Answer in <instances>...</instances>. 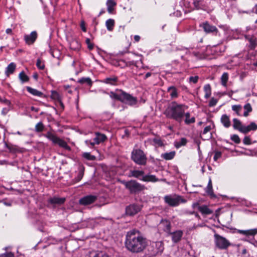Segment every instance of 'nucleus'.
Returning <instances> with one entry per match:
<instances>
[{"label":"nucleus","instance_id":"37998d69","mask_svg":"<svg viewBox=\"0 0 257 257\" xmlns=\"http://www.w3.org/2000/svg\"><path fill=\"white\" fill-rule=\"evenodd\" d=\"M44 125L42 122H39L35 125V131L37 133L42 132L44 130Z\"/></svg>","mask_w":257,"mask_h":257},{"label":"nucleus","instance_id":"4be33fe9","mask_svg":"<svg viewBox=\"0 0 257 257\" xmlns=\"http://www.w3.org/2000/svg\"><path fill=\"white\" fill-rule=\"evenodd\" d=\"M95 137L94 138V141H95V143L97 145H99L101 143H103L107 140V138L105 135L101 134L99 132L95 133Z\"/></svg>","mask_w":257,"mask_h":257},{"label":"nucleus","instance_id":"ddd939ff","mask_svg":"<svg viewBox=\"0 0 257 257\" xmlns=\"http://www.w3.org/2000/svg\"><path fill=\"white\" fill-rule=\"evenodd\" d=\"M193 5L197 10L205 11L207 9V0H193Z\"/></svg>","mask_w":257,"mask_h":257},{"label":"nucleus","instance_id":"4d7b16f0","mask_svg":"<svg viewBox=\"0 0 257 257\" xmlns=\"http://www.w3.org/2000/svg\"><path fill=\"white\" fill-rule=\"evenodd\" d=\"M0 257H15V255L13 252H8L1 254Z\"/></svg>","mask_w":257,"mask_h":257},{"label":"nucleus","instance_id":"338daca9","mask_svg":"<svg viewBox=\"0 0 257 257\" xmlns=\"http://www.w3.org/2000/svg\"><path fill=\"white\" fill-rule=\"evenodd\" d=\"M6 33L7 34L12 35V34H13L12 30L10 28H8V29H6Z\"/></svg>","mask_w":257,"mask_h":257},{"label":"nucleus","instance_id":"0e129e2a","mask_svg":"<svg viewBox=\"0 0 257 257\" xmlns=\"http://www.w3.org/2000/svg\"><path fill=\"white\" fill-rule=\"evenodd\" d=\"M230 124V122L229 120V118L227 116H226V127L229 126Z\"/></svg>","mask_w":257,"mask_h":257},{"label":"nucleus","instance_id":"72a5a7b5","mask_svg":"<svg viewBox=\"0 0 257 257\" xmlns=\"http://www.w3.org/2000/svg\"><path fill=\"white\" fill-rule=\"evenodd\" d=\"M187 142L188 141L185 138H181L180 141L174 142V146L176 149H179L182 146H186Z\"/></svg>","mask_w":257,"mask_h":257},{"label":"nucleus","instance_id":"c9c22d12","mask_svg":"<svg viewBox=\"0 0 257 257\" xmlns=\"http://www.w3.org/2000/svg\"><path fill=\"white\" fill-rule=\"evenodd\" d=\"M78 82L81 84H85L90 87H91L93 84L92 80L89 77H82L78 80Z\"/></svg>","mask_w":257,"mask_h":257},{"label":"nucleus","instance_id":"f3484780","mask_svg":"<svg viewBox=\"0 0 257 257\" xmlns=\"http://www.w3.org/2000/svg\"><path fill=\"white\" fill-rule=\"evenodd\" d=\"M47 201L49 204L52 205L54 207L57 205H60L64 204L65 201V198L57 197H50L48 199Z\"/></svg>","mask_w":257,"mask_h":257},{"label":"nucleus","instance_id":"6ab92c4d","mask_svg":"<svg viewBox=\"0 0 257 257\" xmlns=\"http://www.w3.org/2000/svg\"><path fill=\"white\" fill-rule=\"evenodd\" d=\"M216 246L219 248H225V238L218 234H214Z\"/></svg>","mask_w":257,"mask_h":257},{"label":"nucleus","instance_id":"2f4dec72","mask_svg":"<svg viewBox=\"0 0 257 257\" xmlns=\"http://www.w3.org/2000/svg\"><path fill=\"white\" fill-rule=\"evenodd\" d=\"M176 155L175 151H171L169 153H165L164 154H162L161 157L162 158L165 159V160H171L175 157Z\"/></svg>","mask_w":257,"mask_h":257},{"label":"nucleus","instance_id":"052dcab7","mask_svg":"<svg viewBox=\"0 0 257 257\" xmlns=\"http://www.w3.org/2000/svg\"><path fill=\"white\" fill-rule=\"evenodd\" d=\"M221 82L222 85L225 86V72L222 74L221 77Z\"/></svg>","mask_w":257,"mask_h":257},{"label":"nucleus","instance_id":"1a4fd4ad","mask_svg":"<svg viewBox=\"0 0 257 257\" xmlns=\"http://www.w3.org/2000/svg\"><path fill=\"white\" fill-rule=\"evenodd\" d=\"M142 209V206L138 203H133L126 206L125 214L133 216L139 213Z\"/></svg>","mask_w":257,"mask_h":257},{"label":"nucleus","instance_id":"8fccbe9b","mask_svg":"<svg viewBox=\"0 0 257 257\" xmlns=\"http://www.w3.org/2000/svg\"><path fill=\"white\" fill-rule=\"evenodd\" d=\"M85 43L87 45V48L89 50H92L94 48V44L91 42L89 38H86Z\"/></svg>","mask_w":257,"mask_h":257},{"label":"nucleus","instance_id":"423d86ee","mask_svg":"<svg viewBox=\"0 0 257 257\" xmlns=\"http://www.w3.org/2000/svg\"><path fill=\"white\" fill-rule=\"evenodd\" d=\"M131 158L132 160L138 165L145 166L147 164V156L140 149H134L131 153Z\"/></svg>","mask_w":257,"mask_h":257},{"label":"nucleus","instance_id":"2eb2a0df","mask_svg":"<svg viewBox=\"0 0 257 257\" xmlns=\"http://www.w3.org/2000/svg\"><path fill=\"white\" fill-rule=\"evenodd\" d=\"M206 33H217V29L216 27L210 25L208 22L202 23L200 25Z\"/></svg>","mask_w":257,"mask_h":257},{"label":"nucleus","instance_id":"473e14b6","mask_svg":"<svg viewBox=\"0 0 257 257\" xmlns=\"http://www.w3.org/2000/svg\"><path fill=\"white\" fill-rule=\"evenodd\" d=\"M257 130V124L255 122H252L248 126H245L242 130L243 134H246L250 131H255Z\"/></svg>","mask_w":257,"mask_h":257},{"label":"nucleus","instance_id":"f03ea898","mask_svg":"<svg viewBox=\"0 0 257 257\" xmlns=\"http://www.w3.org/2000/svg\"><path fill=\"white\" fill-rule=\"evenodd\" d=\"M188 106L184 104L172 101L164 111V114L168 118L173 119L181 123L183 121V115Z\"/></svg>","mask_w":257,"mask_h":257},{"label":"nucleus","instance_id":"e433bc0d","mask_svg":"<svg viewBox=\"0 0 257 257\" xmlns=\"http://www.w3.org/2000/svg\"><path fill=\"white\" fill-rule=\"evenodd\" d=\"M206 192L211 197L215 196V195L213 193V190L212 187V184L211 179L210 178L208 183V185L207 187L206 188Z\"/></svg>","mask_w":257,"mask_h":257},{"label":"nucleus","instance_id":"a878e982","mask_svg":"<svg viewBox=\"0 0 257 257\" xmlns=\"http://www.w3.org/2000/svg\"><path fill=\"white\" fill-rule=\"evenodd\" d=\"M185 118L184 122L186 124L189 125L195 122V118L194 116L190 117V113L189 112H185L183 115V119Z\"/></svg>","mask_w":257,"mask_h":257},{"label":"nucleus","instance_id":"3c124183","mask_svg":"<svg viewBox=\"0 0 257 257\" xmlns=\"http://www.w3.org/2000/svg\"><path fill=\"white\" fill-rule=\"evenodd\" d=\"M231 140L236 144H239L240 143V139L237 135H232L231 137Z\"/></svg>","mask_w":257,"mask_h":257},{"label":"nucleus","instance_id":"412c9836","mask_svg":"<svg viewBox=\"0 0 257 257\" xmlns=\"http://www.w3.org/2000/svg\"><path fill=\"white\" fill-rule=\"evenodd\" d=\"M26 90L28 92H29L32 95L38 96L40 97H43V98H46L47 96L46 95H45L42 92L36 89L33 88L30 86H27L26 87Z\"/></svg>","mask_w":257,"mask_h":257},{"label":"nucleus","instance_id":"7ed1b4c3","mask_svg":"<svg viewBox=\"0 0 257 257\" xmlns=\"http://www.w3.org/2000/svg\"><path fill=\"white\" fill-rule=\"evenodd\" d=\"M109 94L111 99L130 106L136 105L138 103V99L136 97L133 96L121 89H116L115 91H111Z\"/></svg>","mask_w":257,"mask_h":257},{"label":"nucleus","instance_id":"58836bf2","mask_svg":"<svg viewBox=\"0 0 257 257\" xmlns=\"http://www.w3.org/2000/svg\"><path fill=\"white\" fill-rule=\"evenodd\" d=\"M203 90L205 92L204 97L208 99L211 94V88L210 84H207L204 86Z\"/></svg>","mask_w":257,"mask_h":257},{"label":"nucleus","instance_id":"7c9ffc66","mask_svg":"<svg viewBox=\"0 0 257 257\" xmlns=\"http://www.w3.org/2000/svg\"><path fill=\"white\" fill-rule=\"evenodd\" d=\"M161 224L163 225V230L169 234L171 232V222L168 220H164L162 221Z\"/></svg>","mask_w":257,"mask_h":257},{"label":"nucleus","instance_id":"4468645a","mask_svg":"<svg viewBox=\"0 0 257 257\" xmlns=\"http://www.w3.org/2000/svg\"><path fill=\"white\" fill-rule=\"evenodd\" d=\"M197 206L198 210L204 216H206L211 214L213 213V211L211 210L210 208H209V207L207 205H199L197 203H194L193 204V208H194L195 206Z\"/></svg>","mask_w":257,"mask_h":257},{"label":"nucleus","instance_id":"6e6552de","mask_svg":"<svg viewBox=\"0 0 257 257\" xmlns=\"http://www.w3.org/2000/svg\"><path fill=\"white\" fill-rule=\"evenodd\" d=\"M164 199L165 202L170 206L172 207L178 206L180 202H186V200L182 198L181 196L179 195L174 198L172 197L171 195H166Z\"/></svg>","mask_w":257,"mask_h":257},{"label":"nucleus","instance_id":"f8f14e48","mask_svg":"<svg viewBox=\"0 0 257 257\" xmlns=\"http://www.w3.org/2000/svg\"><path fill=\"white\" fill-rule=\"evenodd\" d=\"M96 199L97 197L95 195H87L79 200V204L83 205H89L94 202Z\"/></svg>","mask_w":257,"mask_h":257},{"label":"nucleus","instance_id":"20e7f679","mask_svg":"<svg viewBox=\"0 0 257 257\" xmlns=\"http://www.w3.org/2000/svg\"><path fill=\"white\" fill-rule=\"evenodd\" d=\"M121 183L124 186L125 189L128 190L131 194H138L146 189L144 185L141 184L136 180L127 181L123 180L121 181Z\"/></svg>","mask_w":257,"mask_h":257},{"label":"nucleus","instance_id":"a211bd4d","mask_svg":"<svg viewBox=\"0 0 257 257\" xmlns=\"http://www.w3.org/2000/svg\"><path fill=\"white\" fill-rule=\"evenodd\" d=\"M183 232L182 230H178L174 232H171L169 235H171L172 240L174 243L180 241L182 237Z\"/></svg>","mask_w":257,"mask_h":257},{"label":"nucleus","instance_id":"4c0bfd02","mask_svg":"<svg viewBox=\"0 0 257 257\" xmlns=\"http://www.w3.org/2000/svg\"><path fill=\"white\" fill-rule=\"evenodd\" d=\"M238 232L242 234L247 236L254 235L257 233V229L255 228L246 230H239Z\"/></svg>","mask_w":257,"mask_h":257},{"label":"nucleus","instance_id":"e2e57ef3","mask_svg":"<svg viewBox=\"0 0 257 257\" xmlns=\"http://www.w3.org/2000/svg\"><path fill=\"white\" fill-rule=\"evenodd\" d=\"M141 37L139 35H135L134 36V40L135 42H138L140 41Z\"/></svg>","mask_w":257,"mask_h":257},{"label":"nucleus","instance_id":"f704fd0d","mask_svg":"<svg viewBox=\"0 0 257 257\" xmlns=\"http://www.w3.org/2000/svg\"><path fill=\"white\" fill-rule=\"evenodd\" d=\"M5 147L9 149L10 152L12 153H16L20 151L19 148L18 146L16 145H12L11 144H8L7 143H5Z\"/></svg>","mask_w":257,"mask_h":257},{"label":"nucleus","instance_id":"5701e85b","mask_svg":"<svg viewBox=\"0 0 257 257\" xmlns=\"http://www.w3.org/2000/svg\"><path fill=\"white\" fill-rule=\"evenodd\" d=\"M145 172L142 170H131L130 171L128 177H133L134 178H137L140 180L142 181V178L144 176Z\"/></svg>","mask_w":257,"mask_h":257},{"label":"nucleus","instance_id":"a19ab883","mask_svg":"<svg viewBox=\"0 0 257 257\" xmlns=\"http://www.w3.org/2000/svg\"><path fill=\"white\" fill-rule=\"evenodd\" d=\"M249 42V47L251 49H253L256 46V40L253 36H248L246 37Z\"/></svg>","mask_w":257,"mask_h":257},{"label":"nucleus","instance_id":"49530a36","mask_svg":"<svg viewBox=\"0 0 257 257\" xmlns=\"http://www.w3.org/2000/svg\"><path fill=\"white\" fill-rule=\"evenodd\" d=\"M84 167H82L80 170L76 178V182L80 181L83 178L84 175Z\"/></svg>","mask_w":257,"mask_h":257},{"label":"nucleus","instance_id":"09e8293b","mask_svg":"<svg viewBox=\"0 0 257 257\" xmlns=\"http://www.w3.org/2000/svg\"><path fill=\"white\" fill-rule=\"evenodd\" d=\"M36 66L40 70H43L45 68V65L40 59L37 60Z\"/></svg>","mask_w":257,"mask_h":257},{"label":"nucleus","instance_id":"9b49d317","mask_svg":"<svg viewBox=\"0 0 257 257\" xmlns=\"http://www.w3.org/2000/svg\"><path fill=\"white\" fill-rule=\"evenodd\" d=\"M38 38V34L36 31H32L29 35H25L24 41L28 45H33Z\"/></svg>","mask_w":257,"mask_h":257},{"label":"nucleus","instance_id":"864d4df0","mask_svg":"<svg viewBox=\"0 0 257 257\" xmlns=\"http://www.w3.org/2000/svg\"><path fill=\"white\" fill-rule=\"evenodd\" d=\"M199 79V77L198 76H191L189 77V81L190 82H192L194 84L196 83Z\"/></svg>","mask_w":257,"mask_h":257},{"label":"nucleus","instance_id":"0eeeda50","mask_svg":"<svg viewBox=\"0 0 257 257\" xmlns=\"http://www.w3.org/2000/svg\"><path fill=\"white\" fill-rule=\"evenodd\" d=\"M44 136L50 141H52L54 145H57L60 147L65 149L68 151H71V147L67 144L66 141L57 137L55 134L51 132H48L46 134H44Z\"/></svg>","mask_w":257,"mask_h":257},{"label":"nucleus","instance_id":"393cba45","mask_svg":"<svg viewBox=\"0 0 257 257\" xmlns=\"http://www.w3.org/2000/svg\"><path fill=\"white\" fill-rule=\"evenodd\" d=\"M16 69V64L14 62H11L6 68L5 75L7 77H10V75L13 74Z\"/></svg>","mask_w":257,"mask_h":257},{"label":"nucleus","instance_id":"69168bd1","mask_svg":"<svg viewBox=\"0 0 257 257\" xmlns=\"http://www.w3.org/2000/svg\"><path fill=\"white\" fill-rule=\"evenodd\" d=\"M221 121L223 125L225 126V114H223L221 117Z\"/></svg>","mask_w":257,"mask_h":257},{"label":"nucleus","instance_id":"a18cd8bd","mask_svg":"<svg viewBox=\"0 0 257 257\" xmlns=\"http://www.w3.org/2000/svg\"><path fill=\"white\" fill-rule=\"evenodd\" d=\"M82 156L85 159L90 161H94L96 159L95 156L91 155L89 153H84L83 154Z\"/></svg>","mask_w":257,"mask_h":257},{"label":"nucleus","instance_id":"dca6fc26","mask_svg":"<svg viewBox=\"0 0 257 257\" xmlns=\"http://www.w3.org/2000/svg\"><path fill=\"white\" fill-rule=\"evenodd\" d=\"M50 97L52 99L57 101L59 104L62 109H64V105L62 101V97L59 93L57 91L52 90L51 92Z\"/></svg>","mask_w":257,"mask_h":257},{"label":"nucleus","instance_id":"cd10ccee","mask_svg":"<svg viewBox=\"0 0 257 257\" xmlns=\"http://www.w3.org/2000/svg\"><path fill=\"white\" fill-rule=\"evenodd\" d=\"M167 92L170 93L172 99L177 98L179 95L177 89L174 86H171L167 89Z\"/></svg>","mask_w":257,"mask_h":257},{"label":"nucleus","instance_id":"774afa93","mask_svg":"<svg viewBox=\"0 0 257 257\" xmlns=\"http://www.w3.org/2000/svg\"><path fill=\"white\" fill-rule=\"evenodd\" d=\"M33 78L36 81H37L38 78V74L37 73L35 72L33 74Z\"/></svg>","mask_w":257,"mask_h":257},{"label":"nucleus","instance_id":"6e6d98bb","mask_svg":"<svg viewBox=\"0 0 257 257\" xmlns=\"http://www.w3.org/2000/svg\"><path fill=\"white\" fill-rule=\"evenodd\" d=\"M217 102V99L214 98V97H212L209 101L208 105L210 107L214 106L216 104Z\"/></svg>","mask_w":257,"mask_h":257},{"label":"nucleus","instance_id":"680f3d73","mask_svg":"<svg viewBox=\"0 0 257 257\" xmlns=\"http://www.w3.org/2000/svg\"><path fill=\"white\" fill-rule=\"evenodd\" d=\"M232 109L234 111H238L240 108V106L239 105H233L232 106Z\"/></svg>","mask_w":257,"mask_h":257},{"label":"nucleus","instance_id":"c756f323","mask_svg":"<svg viewBox=\"0 0 257 257\" xmlns=\"http://www.w3.org/2000/svg\"><path fill=\"white\" fill-rule=\"evenodd\" d=\"M233 127L235 130H238L239 132L243 133L242 130L245 126L242 125L241 121L237 118L233 119Z\"/></svg>","mask_w":257,"mask_h":257},{"label":"nucleus","instance_id":"bb28decb","mask_svg":"<svg viewBox=\"0 0 257 257\" xmlns=\"http://www.w3.org/2000/svg\"><path fill=\"white\" fill-rule=\"evenodd\" d=\"M142 181L146 182H156L159 179L154 175H146L142 178Z\"/></svg>","mask_w":257,"mask_h":257},{"label":"nucleus","instance_id":"f257e3e1","mask_svg":"<svg viewBox=\"0 0 257 257\" xmlns=\"http://www.w3.org/2000/svg\"><path fill=\"white\" fill-rule=\"evenodd\" d=\"M124 245L126 248L132 253H141L147 246V239L141 234L140 231L133 229L127 232Z\"/></svg>","mask_w":257,"mask_h":257},{"label":"nucleus","instance_id":"5fc2aeb1","mask_svg":"<svg viewBox=\"0 0 257 257\" xmlns=\"http://www.w3.org/2000/svg\"><path fill=\"white\" fill-rule=\"evenodd\" d=\"M221 157V153L219 151H217L215 152L213 159L215 161H217L218 159L220 158Z\"/></svg>","mask_w":257,"mask_h":257},{"label":"nucleus","instance_id":"79ce46f5","mask_svg":"<svg viewBox=\"0 0 257 257\" xmlns=\"http://www.w3.org/2000/svg\"><path fill=\"white\" fill-rule=\"evenodd\" d=\"M19 78L22 83L27 82L29 81V77L25 74L24 71H22L19 75Z\"/></svg>","mask_w":257,"mask_h":257},{"label":"nucleus","instance_id":"603ef678","mask_svg":"<svg viewBox=\"0 0 257 257\" xmlns=\"http://www.w3.org/2000/svg\"><path fill=\"white\" fill-rule=\"evenodd\" d=\"M243 143L245 145H249L251 144V139L249 137L246 136L243 140Z\"/></svg>","mask_w":257,"mask_h":257},{"label":"nucleus","instance_id":"aec40b11","mask_svg":"<svg viewBox=\"0 0 257 257\" xmlns=\"http://www.w3.org/2000/svg\"><path fill=\"white\" fill-rule=\"evenodd\" d=\"M211 125H208L205 127L201 134V138L203 140H208L211 138Z\"/></svg>","mask_w":257,"mask_h":257},{"label":"nucleus","instance_id":"ea45409f","mask_svg":"<svg viewBox=\"0 0 257 257\" xmlns=\"http://www.w3.org/2000/svg\"><path fill=\"white\" fill-rule=\"evenodd\" d=\"M115 22L113 19H109L105 22V25L108 31H112L113 30Z\"/></svg>","mask_w":257,"mask_h":257},{"label":"nucleus","instance_id":"39448f33","mask_svg":"<svg viewBox=\"0 0 257 257\" xmlns=\"http://www.w3.org/2000/svg\"><path fill=\"white\" fill-rule=\"evenodd\" d=\"M164 250V244L163 241L153 242L148 247L147 255L148 257H155L157 255H161Z\"/></svg>","mask_w":257,"mask_h":257},{"label":"nucleus","instance_id":"9d476101","mask_svg":"<svg viewBox=\"0 0 257 257\" xmlns=\"http://www.w3.org/2000/svg\"><path fill=\"white\" fill-rule=\"evenodd\" d=\"M101 82L111 86H116L120 84L118 77L115 75H111L106 77L101 80Z\"/></svg>","mask_w":257,"mask_h":257},{"label":"nucleus","instance_id":"c85d7f7f","mask_svg":"<svg viewBox=\"0 0 257 257\" xmlns=\"http://www.w3.org/2000/svg\"><path fill=\"white\" fill-rule=\"evenodd\" d=\"M106 4L108 13L110 14H113L114 7L116 6V3L114 0H107Z\"/></svg>","mask_w":257,"mask_h":257},{"label":"nucleus","instance_id":"c03bdc74","mask_svg":"<svg viewBox=\"0 0 257 257\" xmlns=\"http://www.w3.org/2000/svg\"><path fill=\"white\" fill-rule=\"evenodd\" d=\"M153 142L158 147H163L164 144L162 140L159 137H156L153 139Z\"/></svg>","mask_w":257,"mask_h":257},{"label":"nucleus","instance_id":"de8ad7c7","mask_svg":"<svg viewBox=\"0 0 257 257\" xmlns=\"http://www.w3.org/2000/svg\"><path fill=\"white\" fill-rule=\"evenodd\" d=\"M119 63H124V65H123V67H127V66H132V65L136 66V64H137L136 62H135L134 61L126 62L125 61L123 60H120V62Z\"/></svg>","mask_w":257,"mask_h":257},{"label":"nucleus","instance_id":"13d9d810","mask_svg":"<svg viewBox=\"0 0 257 257\" xmlns=\"http://www.w3.org/2000/svg\"><path fill=\"white\" fill-rule=\"evenodd\" d=\"M244 109L245 110V111H247L248 112H251L252 111V108L249 103H247L244 106Z\"/></svg>","mask_w":257,"mask_h":257},{"label":"nucleus","instance_id":"bf43d9fd","mask_svg":"<svg viewBox=\"0 0 257 257\" xmlns=\"http://www.w3.org/2000/svg\"><path fill=\"white\" fill-rule=\"evenodd\" d=\"M80 27L82 31L86 32V28L85 27V23L84 21H81L80 23Z\"/></svg>","mask_w":257,"mask_h":257},{"label":"nucleus","instance_id":"b1692460","mask_svg":"<svg viewBox=\"0 0 257 257\" xmlns=\"http://www.w3.org/2000/svg\"><path fill=\"white\" fill-rule=\"evenodd\" d=\"M88 257H109L108 254L104 251L94 250L90 251Z\"/></svg>","mask_w":257,"mask_h":257}]
</instances>
